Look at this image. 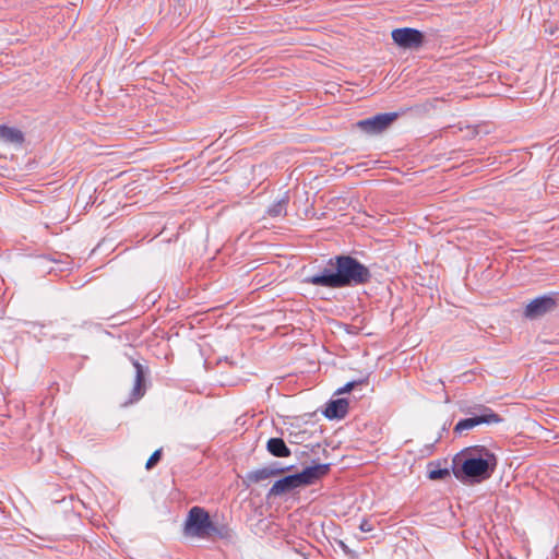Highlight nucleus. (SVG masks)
<instances>
[{
    "instance_id": "f8f14e48",
    "label": "nucleus",
    "mask_w": 559,
    "mask_h": 559,
    "mask_svg": "<svg viewBox=\"0 0 559 559\" xmlns=\"http://www.w3.org/2000/svg\"><path fill=\"white\" fill-rule=\"evenodd\" d=\"M0 141L5 143L21 144L23 142V134L17 129L0 126Z\"/></svg>"
},
{
    "instance_id": "4468645a",
    "label": "nucleus",
    "mask_w": 559,
    "mask_h": 559,
    "mask_svg": "<svg viewBox=\"0 0 559 559\" xmlns=\"http://www.w3.org/2000/svg\"><path fill=\"white\" fill-rule=\"evenodd\" d=\"M133 365L135 368L134 394H138V396H141L142 395L141 386H142V382L144 380L143 369H142V366L136 361Z\"/></svg>"
},
{
    "instance_id": "f03ea898",
    "label": "nucleus",
    "mask_w": 559,
    "mask_h": 559,
    "mask_svg": "<svg viewBox=\"0 0 559 559\" xmlns=\"http://www.w3.org/2000/svg\"><path fill=\"white\" fill-rule=\"evenodd\" d=\"M329 471V465L317 464L306 467L302 472L294 475L286 476L273 484L270 489V495L281 496L289 492L293 489L312 484L316 479L320 478Z\"/></svg>"
},
{
    "instance_id": "423d86ee",
    "label": "nucleus",
    "mask_w": 559,
    "mask_h": 559,
    "mask_svg": "<svg viewBox=\"0 0 559 559\" xmlns=\"http://www.w3.org/2000/svg\"><path fill=\"white\" fill-rule=\"evenodd\" d=\"M397 117V114H380L357 122V127L370 134H376L386 129Z\"/></svg>"
},
{
    "instance_id": "6ab92c4d",
    "label": "nucleus",
    "mask_w": 559,
    "mask_h": 559,
    "mask_svg": "<svg viewBox=\"0 0 559 559\" xmlns=\"http://www.w3.org/2000/svg\"><path fill=\"white\" fill-rule=\"evenodd\" d=\"M340 546L342 547V549L345 551V552H348V547L343 543V542H340Z\"/></svg>"
},
{
    "instance_id": "9b49d317",
    "label": "nucleus",
    "mask_w": 559,
    "mask_h": 559,
    "mask_svg": "<svg viewBox=\"0 0 559 559\" xmlns=\"http://www.w3.org/2000/svg\"><path fill=\"white\" fill-rule=\"evenodd\" d=\"M283 472V469H277L273 466H265L263 468L250 472L247 475V479L251 483H259L261 480H265L271 478L272 476Z\"/></svg>"
},
{
    "instance_id": "0eeeda50",
    "label": "nucleus",
    "mask_w": 559,
    "mask_h": 559,
    "mask_svg": "<svg viewBox=\"0 0 559 559\" xmlns=\"http://www.w3.org/2000/svg\"><path fill=\"white\" fill-rule=\"evenodd\" d=\"M500 421H501V418L499 417L498 414L493 413L489 408H484L483 413L480 415L460 420L456 424L454 430L456 432H462L464 430L473 429L474 427L481 425V424L490 425V424H498Z\"/></svg>"
},
{
    "instance_id": "a211bd4d",
    "label": "nucleus",
    "mask_w": 559,
    "mask_h": 559,
    "mask_svg": "<svg viewBox=\"0 0 559 559\" xmlns=\"http://www.w3.org/2000/svg\"><path fill=\"white\" fill-rule=\"evenodd\" d=\"M359 528L361 532H365V533L371 532L373 530L372 525L366 520H364L360 523Z\"/></svg>"
},
{
    "instance_id": "f3484780",
    "label": "nucleus",
    "mask_w": 559,
    "mask_h": 559,
    "mask_svg": "<svg viewBox=\"0 0 559 559\" xmlns=\"http://www.w3.org/2000/svg\"><path fill=\"white\" fill-rule=\"evenodd\" d=\"M357 382H348L347 384H345L343 388H340L337 390V393L338 394H343V393H347L349 392L355 385H356Z\"/></svg>"
},
{
    "instance_id": "ddd939ff",
    "label": "nucleus",
    "mask_w": 559,
    "mask_h": 559,
    "mask_svg": "<svg viewBox=\"0 0 559 559\" xmlns=\"http://www.w3.org/2000/svg\"><path fill=\"white\" fill-rule=\"evenodd\" d=\"M288 198L285 195L272 206L269 207L267 214L271 217H280L286 215V206H287Z\"/></svg>"
},
{
    "instance_id": "20e7f679",
    "label": "nucleus",
    "mask_w": 559,
    "mask_h": 559,
    "mask_svg": "<svg viewBox=\"0 0 559 559\" xmlns=\"http://www.w3.org/2000/svg\"><path fill=\"white\" fill-rule=\"evenodd\" d=\"M495 466V457L488 451L481 457H468L462 464L463 473L473 478L485 479L490 476Z\"/></svg>"
},
{
    "instance_id": "6e6552de",
    "label": "nucleus",
    "mask_w": 559,
    "mask_h": 559,
    "mask_svg": "<svg viewBox=\"0 0 559 559\" xmlns=\"http://www.w3.org/2000/svg\"><path fill=\"white\" fill-rule=\"evenodd\" d=\"M555 305V300L551 297H538L526 306L524 314L528 319H536L551 311Z\"/></svg>"
},
{
    "instance_id": "2eb2a0df",
    "label": "nucleus",
    "mask_w": 559,
    "mask_h": 559,
    "mask_svg": "<svg viewBox=\"0 0 559 559\" xmlns=\"http://www.w3.org/2000/svg\"><path fill=\"white\" fill-rule=\"evenodd\" d=\"M447 475H449L447 469H433L429 472V478L433 480L441 479Z\"/></svg>"
},
{
    "instance_id": "f257e3e1",
    "label": "nucleus",
    "mask_w": 559,
    "mask_h": 559,
    "mask_svg": "<svg viewBox=\"0 0 559 559\" xmlns=\"http://www.w3.org/2000/svg\"><path fill=\"white\" fill-rule=\"evenodd\" d=\"M329 265L336 269L333 273L324 270L322 274L309 276L306 283L331 288H340L353 284H362L368 281V269L352 257L340 255L330 260Z\"/></svg>"
},
{
    "instance_id": "39448f33",
    "label": "nucleus",
    "mask_w": 559,
    "mask_h": 559,
    "mask_svg": "<svg viewBox=\"0 0 559 559\" xmlns=\"http://www.w3.org/2000/svg\"><path fill=\"white\" fill-rule=\"evenodd\" d=\"M392 39L404 49H417L424 43V34L415 28H396L392 31Z\"/></svg>"
},
{
    "instance_id": "1a4fd4ad",
    "label": "nucleus",
    "mask_w": 559,
    "mask_h": 559,
    "mask_svg": "<svg viewBox=\"0 0 559 559\" xmlns=\"http://www.w3.org/2000/svg\"><path fill=\"white\" fill-rule=\"evenodd\" d=\"M348 402L346 399L331 401L324 411L325 417L329 419L343 418L347 414Z\"/></svg>"
},
{
    "instance_id": "7ed1b4c3",
    "label": "nucleus",
    "mask_w": 559,
    "mask_h": 559,
    "mask_svg": "<svg viewBox=\"0 0 559 559\" xmlns=\"http://www.w3.org/2000/svg\"><path fill=\"white\" fill-rule=\"evenodd\" d=\"M217 533V528L211 521L209 513L200 508L193 507L185 523V534L199 538H209Z\"/></svg>"
},
{
    "instance_id": "dca6fc26",
    "label": "nucleus",
    "mask_w": 559,
    "mask_h": 559,
    "mask_svg": "<svg viewBox=\"0 0 559 559\" xmlns=\"http://www.w3.org/2000/svg\"><path fill=\"white\" fill-rule=\"evenodd\" d=\"M160 457V450H156L147 460L146 462V468H152L159 460Z\"/></svg>"
},
{
    "instance_id": "9d476101",
    "label": "nucleus",
    "mask_w": 559,
    "mask_h": 559,
    "mask_svg": "<svg viewBox=\"0 0 559 559\" xmlns=\"http://www.w3.org/2000/svg\"><path fill=\"white\" fill-rule=\"evenodd\" d=\"M267 451L277 457H287L290 455V451L281 438H271L267 441Z\"/></svg>"
}]
</instances>
